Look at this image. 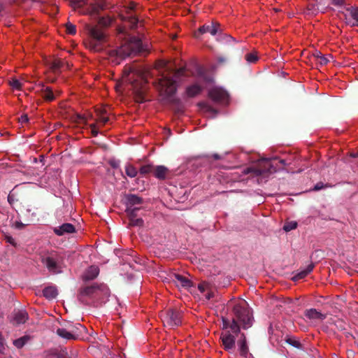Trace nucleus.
Masks as SVG:
<instances>
[{"label":"nucleus","instance_id":"9d476101","mask_svg":"<svg viewBox=\"0 0 358 358\" xmlns=\"http://www.w3.org/2000/svg\"><path fill=\"white\" fill-rule=\"evenodd\" d=\"M136 8V4L133 2L130 3L128 6L124 7V11L125 14L121 13H120V17L122 20L127 21L129 22L131 28L134 29L137 26L138 23V20L136 17V14L134 13V9Z\"/></svg>","mask_w":358,"mask_h":358},{"label":"nucleus","instance_id":"f3484780","mask_svg":"<svg viewBox=\"0 0 358 358\" xmlns=\"http://www.w3.org/2000/svg\"><path fill=\"white\" fill-rule=\"evenodd\" d=\"M139 208H128L126 210L129 219V225L133 227H141L143 224V220L141 218L136 217V212Z\"/></svg>","mask_w":358,"mask_h":358},{"label":"nucleus","instance_id":"864d4df0","mask_svg":"<svg viewBox=\"0 0 358 358\" xmlns=\"http://www.w3.org/2000/svg\"><path fill=\"white\" fill-rule=\"evenodd\" d=\"M208 84L210 85L211 84V80H208Z\"/></svg>","mask_w":358,"mask_h":358},{"label":"nucleus","instance_id":"c03bdc74","mask_svg":"<svg viewBox=\"0 0 358 358\" xmlns=\"http://www.w3.org/2000/svg\"><path fill=\"white\" fill-rule=\"evenodd\" d=\"M199 106L202 109L208 110V109L210 108V106L206 102H201V103H199Z\"/></svg>","mask_w":358,"mask_h":358},{"label":"nucleus","instance_id":"f03ea898","mask_svg":"<svg viewBox=\"0 0 358 358\" xmlns=\"http://www.w3.org/2000/svg\"><path fill=\"white\" fill-rule=\"evenodd\" d=\"M155 69L161 74V78L156 83V87L160 94L164 97L171 96L175 94L180 77L183 73L182 69L172 71L169 64L164 61H159L155 64Z\"/></svg>","mask_w":358,"mask_h":358},{"label":"nucleus","instance_id":"423d86ee","mask_svg":"<svg viewBox=\"0 0 358 358\" xmlns=\"http://www.w3.org/2000/svg\"><path fill=\"white\" fill-rule=\"evenodd\" d=\"M71 6L83 15L94 16L106 8L104 0H71Z\"/></svg>","mask_w":358,"mask_h":358},{"label":"nucleus","instance_id":"6ab92c4d","mask_svg":"<svg viewBox=\"0 0 358 358\" xmlns=\"http://www.w3.org/2000/svg\"><path fill=\"white\" fill-rule=\"evenodd\" d=\"M28 314L25 310H17L13 313L12 322L14 324H21L26 322Z\"/></svg>","mask_w":358,"mask_h":358},{"label":"nucleus","instance_id":"603ef678","mask_svg":"<svg viewBox=\"0 0 358 358\" xmlns=\"http://www.w3.org/2000/svg\"><path fill=\"white\" fill-rule=\"evenodd\" d=\"M124 29H121L120 31V34H124Z\"/></svg>","mask_w":358,"mask_h":358},{"label":"nucleus","instance_id":"f8f14e48","mask_svg":"<svg viewBox=\"0 0 358 358\" xmlns=\"http://www.w3.org/2000/svg\"><path fill=\"white\" fill-rule=\"evenodd\" d=\"M343 15L346 24L351 27H358V7L347 8Z\"/></svg>","mask_w":358,"mask_h":358},{"label":"nucleus","instance_id":"7ed1b4c3","mask_svg":"<svg viewBox=\"0 0 358 358\" xmlns=\"http://www.w3.org/2000/svg\"><path fill=\"white\" fill-rule=\"evenodd\" d=\"M147 80V73L139 70H135L132 67L127 66L124 68L121 80L117 86L120 87L124 84H129L140 101H143V94L145 92Z\"/></svg>","mask_w":358,"mask_h":358},{"label":"nucleus","instance_id":"ddd939ff","mask_svg":"<svg viewBox=\"0 0 358 358\" xmlns=\"http://www.w3.org/2000/svg\"><path fill=\"white\" fill-rule=\"evenodd\" d=\"M36 93L41 95L47 101H52L57 96L50 87L45 86L41 82L36 84Z\"/></svg>","mask_w":358,"mask_h":358},{"label":"nucleus","instance_id":"3c124183","mask_svg":"<svg viewBox=\"0 0 358 358\" xmlns=\"http://www.w3.org/2000/svg\"><path fill=\"white\" fill-rule=\"evenodd\" d=\"M351 157H358V152L357 153H352Z\"/></svg>","mask_w":358,"mask_h":358},{"label":"nucleus","instance_id":"79ce46f5","mask_svg":"<svg viewBox=\"0 0 358 358\" xmlns=\"http://www.w3.org/2000/svg\"><path fill=\"white\" fill-rule=\"evenodd\" d=\"M5 239L6 241V242L10 243V245H12L15 247L17 245V243H16L15 239L12 236L7 235L5 236Z\"/></svg>","mask_w":358,"mask_h":358},{"label":"nucleus","instance_id":"dca6fc26","mask_svg":"<svg viewBox=\"0 0 358 358\" xmlns=\"http://www.w3.org/2000/svg\"><path fill=\"white\" fill-rule=\"evenodd\" d=\"M171 280L179 288L187 289L192 286V282L189 278L183 275L174 273L171 276Z\"/></svg>","mask_w":358,"mask_h":358},{"label":"nucleus","instance_id":"58836bf2","mask_svg":"<svg viewBox=\"0 0 358 358\" xmlns=\"http://www.w3.org/2000/svg\"><path fill=\"white\" fill-rule=\"evenodd\" d=\"M329 57L330 56H325L322 55L317 61L316 62L319 64L321 66L326 65L329 62Z\"/></svg>","mask_w":358,"mask_h":358},{"label":"nucleus","instance_id":"0eeeda50","mask_svg":"<svg viewBox=\"0 0 358 358\" xmlns=\"http://www.w3.org/2000/svg\"><path fill=\"white\" fill-rule=\"evenodd\" d=\"M86 29L90 36L89 39L86 41V46L90 50L94 52H99L103 50L106 42V34L98 25L86 26Z\"/></svg>","mask_w":358,"mask_h":358},{"label":"nucleus","instance_id":"b1692460","mask_svg":"<svg viewBox=\"0 0 358 358\" xmlns=\"http://www.w3.org/2000/svg\"><path fill=\"white\" fill-rule=\"evenodd\" d=\"M57 334L66 340H75L77 336L75 335V332L73 330H68L64 328H59L57 330Z\"/></svg>","mask_w":358,"mask_h":358},{"label":"nucleus","instance_id":"4be33fe9","mask_svg":"<svg viewBox=\"0 0 358 358\" xmlns=\"http://www.w3.org/2000/svg\"><path fill=\"white\" fill-rule=\"evenodd\" d=\"M305 315L310 320L315 321H322L325 318V315L317 311L316 309L311 308L307 310Z\"/></svg>","mask_w":358,"mask_h":358},{"label":"nucleus","instance_id":"37998d69","mask_svg":"<svg viewBox=\"0 0 358 358\" xmlns=\"http://www.w3.org/2000/svg\"><path fill=\"white\" fill-rule=\"evenodd\" d=\"M29 120L28 119V117L27 115H23L20 117V118L19 119V121L21 124H24V123H26Z\"/></svg>","mask_w":358,"mask_h":358},{"label":"nucleus","instance_id":"09e8293b","mask_svg":"<svg viewBox=\"0 0 358 358\" xmlns=\"http://www.w3.org/2000/svg\"><path fill=\"white\" fill-rule=\"evenodd\" d=\"M322 188V185H320V184H317L315 187H314V189L315 190H320Z\"/></svg>","mask_w":358,"mask_h":358},{"label":"nucleus","instance_id":"6e6552de","mask_svg":"<svg viewBox=\"0 0 358 358\" xmlns=\"http://www.w3.org/2000/svg\"><path fill=\"white\" fill-rule=\"evenodd\" d=\"M208 97L214 102L220 104L229 103V94L223 88L217 86H213L208 89Z\"/></svg>","mask_w":358,"mask_h":358},{"label":"nucleus","instance_id":"49530a36","mask_svg":"<svg viewBox=\"0 0 358 358\" xmlns=\"http://www.w3.org/2000/svg\"><path fill=\"white\" fill-rule=\"evenodd\" d=\"M332 3L335 6H341L343 3L344 0H331Z\"/></svg>","mask_w":358,"mask_h":358},{"label":"nucleus","instance_id":"8fccbe9b","mask_svg":"<svg viewBox=\"0 0 358 358\" xmlns=\"http://www.w3.org/2000/svg\"><path fill=\"white\" fill-rule=\"evenodd\" d=\"M15 226L17 228H22L24 227V224L22 223L16 222Z\"/></svg>","mask_w":358,"mask_h":358},{"label":"nucleus","instance_id":"aec40b11","mask_svg":"<svg viewBox=\"0 0 358 358\" xmlns=\"http://www.w3.org/2000/svg\"><path fill=\"white\" fill-rule=\"evenodd\" d=\"M219 24L212 22L210 24H204L199 29L200 34L210 33L211 35L215 36L219 31Z\"/></svg>","mask_w":358,"mask_h":358},{"label":"nucleus","instance_id":"72a5a7b5","mask_svg":"<svg viewBox=\"0 0 358 358\" xmlns=\"http://www.w3.org/2000/svg\"><path fill=\"white\" fill-rule=\"evenodd\" d=\"M245 59L248 63H255L258 60L256 52H250L245 55Z\"/></svg>","mask_w":358,"mask_h":358},{"label":"nucleus","instance_id":"c85d7f7f","mask_svg":"<svg viewBox=\"0 0 358 358\" xmlns=\"http://www.w3.org/2000/svg\"><path fill=\"white\" fill-rule=\"evenodd\" d=\"M142 203L141 198L134 195V194H129L127 196V208H134V206L136 204H141Z\"/></svg>","mask_w":358,"mask_h":358},{"label":"nucleus","instance_id":"4c0bfd02","mask_svg":"<svg viewBox=\"0 0 358 358\" xmlns=\"http://www.w3.org/2000/svg\"><path fill=\"white\" fill-rule=\"evenodd\" d=\"M66 31L69 34L73 35L76 32V26L71 23H67L66 24Z\"/></svg>","mask_w":358,"mask_h":358},{"label":"nucleus","instance_id":"7c9ffc66","mask_svg":"<svg viewBox=\"0 0 358 358\" xmlns=\"http://www.w3.org/2000/svg\"><path fill=\"white\" fill-rule=\"evenodd\" d=\"M93 119V115L91 113L87 114H78L76 117L75 121L78 124H87L89 120Z\"/></svg>","mask_w":358,"mask_h":358},{"label":"nucleus","instance_id":"20e7f679","mask_svg":"<svg viewBox=\"0 0 358 358\" xmlns=\"http://www.w3.org/2000/svg\"><path fill=\"white\" fill-rule=\"evenodd\" d=\"M143 50V43L141 38L136 36L129 37L121 47L110 52L109 57L113 63L118 64L126 57L135 55Z\"/></svg>","mask_w":358,"mask_h":358},{"label":"nucleus","instance_id":"e433bc0d","mask_svg":"<svg viewBox=\"0 0 358 358\" xmlns=\"http://www.w3.org/2000/svg\"><path fill=\"white\" fill-rule=\"evenodd\" d=\"M9 85L13 90H20L22 89V83L17 79H12L9 81Z\"/></svg>","mask_w":358,"mask_h":358},{"label":"nucleus","instance_id":"393cba45","mask_svg":"<svg viewBox=\"0 0 358 358\" xmlns=\"http://www.w3.org/2000/svg\"><path fill=\"white\" fill-rule=\"evenodd\" d=\"M204 87L198 83L189 86L186 90L187 95L189 97L195 96L199 94Z\"/></svg>","mask_w":358,"mask_h":358},{"label":"nucleus","instance_id":"a878e982","mask_svg":"<svg viewBox=\"0 0 358 358\" xmlns=\"http://www.w3.org/2000/svg\"><path fill=\"white\" fill-rule=\"evenodd\" d=\"M198 288L199 291L204 294L206 298L207 299H210L213 297V292L212 291H210V285L208 282H201L199 285Z\"/></svg>","mask_w":358,"mask_h":358},{"label":"nucleus","instance_id":"412c9836","mask_svg":"<svg viewBox=\"0 0 358 358\" xmlns=\"http://www.w3.org/2000/svg\"><path fill=\"white\" fill-rule=\"evenodd\" d=\"M238 345L239 347L240 354L246 358L253 357L250 354L248 353V348L246 344V340L244 334H241L240 340L238 341Z\"/></svg>","mask_w":358,"mask_h":358},{"label":"nucleus","instance_id":"de8ad7c7","mask_svg":"<svg viewBox=\"0 0 358 358\" xmlns=\"http://www.w3.org/2000/svg\"><path fill=\"white\" fill-rule=\"evenodd\" d=\"M288 342L290 344H292V345H293L294 346H296V347H298L299 345V343L298 341H292L291 339H289Z\"/></svg>","mask_w":358,"mask_h":358},{"label":"nucleus","instance_id":"2f4dec72","mask_svg":"<svg viewBox=\"0 0 358 358\" xmlns=\"http://www.w3.org/2000/svg\"><path fill=\"white\" fill-rule=\"evenodd\" d=\"M125 171L127 175L130 178H134L138 173L136 168L131 164H128L126 166Z\"/></svg>","mask_w":358,"mask_h":358},{"label":"nucleus","instance_id":"1a4fd4ad","mask_svg":"<svg viewBox=\"0 0 358 358\" xmlns=\"http://www.w3.org/2000/svg\"><path fill=\"white\" fill-rule=\"evenodd\" d=\"M273 166L269 159H264L258 162L255 166L247 168L244 170V173L248 174L253 173L256 176L262 175L265 173H271Z\"/></svg>","mask_w":358,"mask_h":358},{"label":"nucleus","instance_id":"5701e85b","mask_svg":"<svg viewBox=\"0 0 358 358\" xmlns=\"http://www.w3.org/2000/svg\"><path fill=\"white\" fill-rule=\"evenodd\" d=\"M99 273V268L96 266H92L85 271L83 278L85 280H93L97 277Z\"/></svg>","mask_w":358,"mask_h":358},{"label":"nucleus","instance_id":"f257e3e1","mask_svg":"<svg viewBox=\"0 0 358 358\" xmlns=\"http://www.w3.org/2000/svg\"><path fill=\"white\" fill-rule=\"evenodd\" d=\"M234 317L232 322L223 319V331L220 336L225 350L231 352L235 348L236 336L240 333V325L248 329L252 324V314L246 301H242L234 308Z\"/></svg>","mask_w":358,"mask_h":358},{"label":"nucleus","instance_id":"473e14b6","mask_svg":"<svg viewBox=\"0 0 358 358\" xmlns=\"http://www.w3.org/2000/svg\"><path fill=\"white\" fill-rule=\"evenodd\" d=\"M113 19L108 16L101 17L99 20V25L102 27H108L112 24Z\"/></svg>","mask_w":358,"mask_h":358},{"label":"nucleus","instance_id":"ea45409f","mask_svg":"<svg viewBox=\"0 0 358 358\" xmlns=\"http://www.w3.org/2000/svg\"><path fill=\"white\" fill-rule=\"evenodd\" d=\"M62 62L59 59L54 60L50 68L52 69L53 71H56L61 67Z\"/></svg>","mask_w":358,"mask_h":358},{"label":"nucleus","instance_id":"9b49d317","mask_svg":"<svg viewBox=\"0 0 358 358\" xmlns=\"http://www.w3.org/2000/svg\"><path fill=\"white\" fill-rule=\"evenodd\" d=\"M162 318L164 324L171 328L181 323L180 313L174 310H169L162 313Z\"/></svg>","mask_w":358,"mask_h":358},{"label":"nucleus","instance_id":"c756f323","mask_svg":"<svg viewBox=\"0 0 358 358\" xmlns=\"http://www.w3.org/2000/svg\"><path fill=\"white\" fill-rule=\"evenodd\" d=\"M43 296L48 299H52L57 296V290L55 287L50 286L45 287L43 291Z\"/></svg>","mask_w":358,"mask_h":358},{"label":"nucleus","instance_id":"bb28decb","mask_svg":"<svg viewBox=\"0 0 358 358\" xmlns=\"http://www.w3.org/2000/svg\"><path fill=\"white\" fill-rule=\"evenodd\" d=\"M169 170L164 166H157L154 169V176L158 179H165Z\"/></svg>","mask_w":358,"mask_h":358},{"label":"nucleus","instance_id":"a211bd4d","mask_svg":"<svg viewBox=\"0 0 358 358\" xmlns=\"http://www.w3.org/2000/svg\"><path fill=\"white\" fill-rule=\"evenodd\" d=\"M53 231L57 236H64L68 234H72L76 231L75 227L70 223H64L61 226L55 227Z\"/></svg>","mask_w":358,"mask_h":358},{"label":"nucleus","instance_id":"5fc2aeb1","mask_svg":"<svg viewBox=\"0 0 358 358\" xmlns=\"http://www.w3.org/2000/svg\"><path fill=\"white\" fill-rule=\"evenodd\" d=\"M251 358H253V357H251Z\"/></svg>","mask_w":358,"mask_h":358},{"label":"nucleus","instance_id":"39448f33","mask_svg":"<svg viewBox=\"0 0 358 358\" xmlns=\"http://www.w3.org/2000/svg\"><path fill=\"white\" fill-rule=\"evenodd\" d=\"M109 295L110 291L106 285H94L82 288L78 294V299L85 304H101L105 302Z\"/></svg>","mask_w":358,"mask_h":358},{"label":"nucleus","instance_id":"c9c22d12","mask_svg":"<svg viewBox=\"0 0 358 358\" xmlns=\"http://www.w3.org/2000/svg\"><path fill=\"white\" fill-rule=\"evenodd\" d=\"M296 227H297L296 222H295V221L287 222L285 224V225L283 227V229L285 231H289L293 229H295L296 228Z\"/></svg>","mask_w":358,"mask_h":358},{"label":"nucleus","instance_id":"cd10ccee","mask_svg":"<svg viewBox=\"0 0 358 358\" xmlns=\"http://www.w3.org/2000/svg\"><path fill=\"white\" fill-rule=\"evenodd\" d=\"M314 268V264H310L309 265L307 266V267L299 272L297 274H296L294 277H293V280L296 281V280H301V279H303V278H305L306 276L308 275V273H310L313 269Z\"/></svg>","mask_w":358,"mask_h":358},{"label":"nucleus","instance_id":"2eb2a0df","mask_svg":"<svg viewBox=\"0 0 358 358\" xmlns=\"http://www.w3.org/2000/svg\"><path fill=\"white\" fill-rule=\"evenodd\" d=\"M59 257L56 254H52L43 259L44 264L46 265L48 270L54 273L61 272V266L59 263Z\"/></svg>","mask_w":358,"mask_h":358},{"label":"nucleus","instance_id":"a18cd8bd","mask_svg":"<svg viewBox=\"0 0 358 358\" xmlns=\"http://www.w3.org/2000/svg\"><path fill=\"white\" fill-rule=\"evenodd\" d=\"M322 54L319 51H315V52L313 54V57L315 59V61H317Z\"/></svg>","mask_w":358,"mask_h":358},{"label":"nucleus","instance_id":"4468645a","mask_svg":"<svg viewBox=\"0 0 358 358\" xmlns=\"http://www.w3.org/2000/svg\"><path fill=\"white\" fill-rule=\"evenodd\" d=\"M103 110H96L97 118L96 119V123H92L90 125L92 134L94 136L98 135L100 127L105 125L109 121L108 117L103 115Z\"/></svg>","mask_w":358,"mask_h":358},{"label":"nucleus","instance_id":"a19ab883","mask_svg":"<svg viewBox=\"0 0 358 358\" xmlns=\"http://www.w3.org/2000/svg\"><path fill=\"white\" fill-rule=\"evenodd\" d=\"M152 171V168L150 165L143 166L140 169V172L142 174H145V173H150Z\"/></svg>","mask_w":358,"mask_h":358},{"label":"nucleus","instance_id":"f704fd0d","mask_svg":"<svg viewBox=\"0 0 358 358\" xmlns=\"http://www.w3.org/2000/svg\"><path fill=\"white\" fill-rule=\"evenodd\" d=\"M27 340H28V337L23 336L22 338L15 340L13 341V344L17 348H21L24 346V345L26 343Z\"/></svg>","mask_w":358,"mask_h":358}]
</instances>
